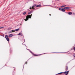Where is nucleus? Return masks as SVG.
<instances>
[{"label":"nucleus","mask_w":75,"mask_h":75,"mask_svg":"<svg viewBox=\"0 0 75 75\" xmlns=\"http://www.w3.org/2000/svg\"><path fill=\"white\" fill-rule=\"evenodd\" d=\"M32 16V14L30 15H28L26 16V18L24 19L25 21H27V20H28V18H31V17Z\"/></svg>","instance_id":"obj_1"},{"label":"nucleus","mask_w":75,"mask_h":75,"mask_svg":"<svg viewBox=\"0 0 75 75\" xmlns=\"http://www.w3.org/2000/svg\"><path fill=\"white\" fill-rule=\"evenodd\" d=\"M5 38H6V40H7L8 41H9V38H8V36L7 35H5Z\"/></svg>","instance_id":"obj_2"},{"label":"nucleus","mask_w":75,"mask_h":75,"mask_svg":"<svg viewBox=\"0 0 75 75\" xmlns=\"http://www.w3.org/2000/svg\"><path fill=\"white\" fill-rule=\"evenodd\" d=\"M35 6H36V5H34L33 6H32V7L31 8V7H30V9H31V8H32V9H34V8H34V7H35Z\"/></svg>","instance_id":"obj_3"},{"label":"nucleus","mask_w":75,"mask_h":75,"mask_svg":"<svg viewBox=\"0 0 75 75\" xmlns=\"http://www.w3.org/2000/svg\"><path fill=\"white\" fill-rule=\"evenodd\" d=\"M64 8L65 9V10L66 9V10H68V9H69V8H70V7H64Z\"/></svg>","instance_id":"obj_4"},{"label":"nucleus","mask_w":75,"mask_h":75,"mask_svg":"<svg viewBox=\"0 0 75 75\" xmlns=\"http://www.w3.org/2000/svg\"><path fill=\"white\" fill-rule=\"evenodd\" d=\"M62 11L64 12L65 11V9L64 8H62Z\"/></svg>","instance_id":"obj_5"},{"label":"nucleus","mask_w":75,"mask_h":75,"mask_svg":"<svg viewBox=\"0 0 75 75\" xmlns=\"http://www.w3.org/2000/svg\"><path fill=\"white\" fill-rule=\"evenodd\" d=\"M13 34H10L9 35V37H13Z\"/></svg>","instance_id":"obj_6"},{"label":"nucleus","mask_w":75,"mask_h":75,"mask_svg":"<svg viewBox=\"0 0 75 75\" xmlns=\"http://www.w3.org/2000/svg\"><path fill=\"white\" fill-rule=\"evenodd\" d=\"M19 30H20V29L18 28V29H15V31H19Z\"/></svg>","instance_id":"obj_7"},{"label":"nucleus","mask_w":75,"mask_h":75,"mask_svg":"<svg viewBox=\"0 0 75 75\" xmlns=\"http://www.w3.org/2000/svg\"><path fill=\"white\" fill-rule=\"evenodd\" d=\"M67 6L66 5H62V6H61V7H65Z\"/></svg>","instance_id":"obj_8"},{"label":"nucleus","mask_w":75,"mask_h":75,"mask_svg":"<svg viewBox=\"0 0 75 75\" xmlns=\"http://www.w3.org/2000/svg\"><path fill=\"white\" fill-rule=\"evenodd\" d=\"M72 14V12H69V13H68V14H69V15H71V14Z\"/></svg>","instance_id":"obj_9"},{"label":"nucleus","mask_w":75,"mask_h":75,"mask_svg":"<svg viewBox=\"0 0 75 75\" xmlns=\"http://www.w3.org/2000/svg\"><path fill=\"white\" fill-rule=\"evenodd\" d=\"M41 7V5H38L36 6V7Z\"/></svg>","instance_id":"obj_10"},{"label":"nucleus","mask_w":75,"mask_h":75,"mask_svg":"<svg viewBox=\"0 0 75 75\" xmlns=\"http://www.w3.org/2000/svg\"><path fill=\"white\" fill-rule=\"evenodd\" d=\"M68 69V66H66V71H67Z\"/></svg>","instance_id":"obj_11"},{"label":"nucleus","mask_w":75,"mask_h":75,"mask_svg":"<svg viewBox=\"0 0 75 75\" xmlns=\"http://www.w3.org/2000/svg\"><path fill=\"white\" fill-rule=\"evenodd\" d=\"M18 35H22V33H20L18 34Z\"/></svg>","instance_id":"obj_12"},{"label":"nucleus","mask_w":75,"mask_h":75,"mask_svg":"<svg viewBox=\"0 0 75 75\" xmlns=\"http://www.w3.org/2000/svg\"><path fill=\"white\" fill-rule=\"evenodd\" d=\"M62 8H59V10H61V11H62Z\"/></svg>","instance_id":"obj_13"},{"label":"nucleus","mask_w":75,"mask_h":75,"mask_svg":"<svg viewBox=\"0 0 75 75\" xmlns=\"http://www.w3.org/2000/svg\"><path fill=\"white\" fill-rule=\"evenodd\" d=\"M26 12H24L23 13V15H25V14H26Z\"/></svg>","instance_id":"obj_14"},{"label":"nucleus","mask_w":75,"mask_h":75,"mask_svg":"<svg viewBox=\"0 0 75 75\" xmlns=\"http://www.w3.org/2000/svg\"><path fill=\"white\" fill-rule=\"evenodd\" d=\"M9 33H13V31H10L8 32Z\"/></svg>","instance_id":"obj_15"},{"label":"nucleus","mask_w":75,"mask_h":75,"mask_svg":"<svg viewBox=\"0 0 75 75\" xmlns=\"http://www.w3.org/2000/svg\"><path fill=\"white\" fill-rule=\"evenodd\" d=\"M11 28H8V30H11Z\"/></svg>","instance_id":"obj_16"},{"label":"nucleus","mask_w":75,"mask_h":75,"mask_svg":"<svg viewBox=\"0 0 75 75\" xmlns=\"http://www.w3.org/2000/svg\"><path fill=\"white\" fill-rule=\"evenodd\" d=\"M62 73H64V72H61L60 73H59L58 74H62Z\"/></svg>","instance_id":"obj_17"},{"label":"nucleus","mask_w":75,"mask_h":75,"mask_svg":"<svg viewBox=\"0 0 75 75\" xmlns=\"http://www.w3.org/2000/svg\"><path fill=\"white\" fill-rule=\"evenodd\" d=\"M12 32H13H13H15V31H15V30H12Z\"/></svg>","instance_id":"obj_18"},{"label":"nucleus","mask_w":75,"mask_h":75,"mask_svg":"<svg viewBox=\"0 0 75 75\" xmlns=\"http://www.w3.org/2000/svg\"><path fill=\"white\" fill-rule=\"evenodd\" d=\"M31 12H29L28 13V14H31Z\"/></svg>","instance_id":"obj_19"},{"label":"nucleus","mask_w":75,"mask_h":75,"mask_svg":"<svg viewBox=\"0 0 75 75\" xmlns=\"http://www.w3.org/2000/svg\"><path fill=\"white\" fill-rule=\"evenodd\" d=\"M68 73H69V71H68L67 72V74H68Z\"/></svg>","instance_id":"obj_20"},{"label":"nucleus","mask_w":75,"mask_h":75,"mask_svg":"<svg viewBox=\"0 0 75 75\" xmlns=\"http://www.w3.org/2000/svg\"><path fill=\"white\" fill-rule=\"evenodd\" d=\"M67 73V71H65L64 72H63V73Z\"/></svg>","instance_id":"obj_21"},{"label":"nucleus","mask_w":75,"mask_h":75,"mask_svg":"<svg viewBox=\"0 0 75 75\" xmlns=\"http://www.w3.org/2000/svg\"><path fill=\"white\" fill-rule=\"evenodd\" d=\"M4 28V27H1V28H0H0Z\"/></svg>","instance_id":"obj_22"},{"label":"nucleus","mask_w":75,"mask_h":75,"mask_svg":"<svg viewBox=\"0 0 75 75\" xmlns=\"http://www.w3.org/2000/svg\"><path fill=\"white\" fill-rule=\"evenodd\" d=\"M30 52H31V53H32V54H33V52H31V51H30Z\"/></svg>","instance_id":"obj_23"},{"label":"nucleus","mask_w":75,"mask_h":75,"mask_svg":"<svg viewBox=\"0 0 75 75\" xmlns=\"http://www.w3.org/2000/svg\"><path fill=\"white\" fill-rule=\"evenodd\" d=\"M65 74H66V75H67V73H66Z\"/></svg>","instance_id":"obj_24"},{"label":"nucleus","mask_w":75,"mask_h":75,"mask_svg":"<svg viewBox=\"0 0 75 75\" xmlns=\"http://www.w3.org/2000/svg\"><path fill=\"white\" fill-rule=\"evenodd\" d=\"M27 63V62H25V64H26Z\"/></svg>","instance_id":"obj_25"},{"label":"nucleus","mask_w":75,"mask_h":75,"mask_svg":"<svg viewBox=\"0 0 75 75\" xmlns=\"http://www.w3.org/2000/svg\"><path fill=\"white\" fill-rule=\"evenodd\" d=\"M34 55L37 56V55Z\"/></svg>","instance_id":"obj_26"},{"label":"nucleus","mask_w":75,"mask_h":75,"mask_svg":"<svg viewBox=\"0 0 75 75\" xmlns=\"http://www.w3.org/2000/svg\"><path fill=\"white\" fill-rule=\"evenodd\" d=\"M74 51H75V47H74Z\"/></svg>","instance_id":"obj_27"},{"label":"nucleus","mask_w":75,"mask_h":75,"mask_svg":"<svg viewBox=\"0 0 75 75\" xmlns=\"http://www.w3.org/2000/svg\"><path fill=\"white\" fill-rule=\"evenodd\" d=\"M23 43H24V42H23V45H23Z\"/></svg>","instance_id":"obj_28"},{"label":"nucleus","mask_w":75,"mask_h":75,"mask_svg":"<svg viewBox=\"0 0 75 75\" xmlns=\"http://www.w3.org/2000/svg\"><path fill=\"white\" fill-rule=\"evenodd\" d=\"M49 16H51V14H49Z\"/></svg>","instance_id":"obj_29"},{"label":"nucleus","mask_w":75,"mask_h":75,"mask_svg":"<svg viewBox=\"0 0 75 75\" xmlns=\"http://www.w3.org/2000/svg\"><path fill=\"white\" fill-rule=\"evenodd\" d=\"M74 47H75V45H74Z\"/></svg>","instance_id":"obj_30"}]
</instances>
